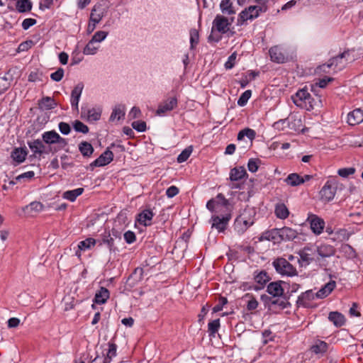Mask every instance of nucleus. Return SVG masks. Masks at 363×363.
<instances>
[{
	"instance_id": "obj_22",
	"label": "nucleus",
	"mask_w": 363,
	"mask_h": 363,
	"mask_svg": "<svg viewBox=\"0 0 363 363\" xmlns=\"http://www.w3.org/2000/svg\"><path fill=\"white\" fill-rule=\"evenodd\" d=\"M315 298H316L315 293L312 290H308L298 297L297 303L303 307L309 308L311 306V303Z\"/></svg>"
},
{
	"instance_id": "obj_60",
	"label": "nucleus",
	"mask_w": 363,
	"mask_h": 363,
	"mask_svg": "<svg viewBox=\"0 0 363 363\" xmlns=\"http://www.w3.org/2000/svg\"><path fill=\"white\" fill-rule=\"evenodd\" d=\"M132 127L138 132H144L146 130V123L142 121H136L132 123Z\"/></svg>"
},
{
	"instance_id": "obj_2",
	"label": "nucleus",
	"mask_w": 363,
	"mask_h": 363,
	"mask_svg": "<svg viewBox=\"0 0 363 363\" xmlns=\"http://www.w3.org/2000/svg\"><path fill=\"white\" fill-rule=\"evenodd\" d=\"M349 51H345L340 55L332 57L329 60L327 64L320 65L317 69L319 70V72H328L329 71L328 69L331 67H333L335 72L341 70L346 66L348 61H351V59L349 58Z\"/></svg>"
},
{
	"instance_id": "obj_42",
	"label": "nucleus",
	"mask_w": 363,
	"mask_h": 363,
	"mask_svg": "<svg viewBox=\"0 0 363 363\" xmlns=\"http://www.w3.org/2000/svg\"><path fill=\"white\" fill-rule=\"evenodd\" d=\"M328 345L323 341H317L311 347V350L315 354H322L327 351Z\"/></svg>"
},
{
	"instance_id": "obj_54",
	"label": "nucleus",
	"mask_w": 363,
	"mask_h": 363,
	"mask_svg": "<svg viewBox=\"0 0 363 363\" xmlns=\"http://www.w3.org/2000/svg\"><path fill=\"white\" fill-rule=\"evenodd\" d=\"M116 348L117 346L116 344L108 343V350L105 358L108 359L109 363L111 362L112 357L116 355Z\"/></svg>"
},
{
	"instance_id": "obj_47",
	"label": "nucleus",
	"mask_w": 363,
	"mask_h": 363,
	"mask_svg": "<svg viewBox=\"0 0 363 363\" xmlns=\"http://www.w3.org/2000/svg\"><path fill=\"white\" fill-rule=\"evenodd\" d=\"M255 280L260 285L259 287H261L269 280V277L267 275L266 272L262 271L255 277Z\"/></svg>"
},
{
	"instance_id": "obj_52",
	"label": "nucleus",
	"mask_w": 363,
	"mask_h": 363,
	"mask_svg": "<svg viewBox=\"0 0 363 363\" xmlns=\"http://www.w3.org/2000/svg\"><path fill=\"white\" fill-rule=\"evenodd\" d=\"M108 32L104 30H99L94 33L92 36L91 40L92 42L94 43H101L103 41L108 35Z\"/></svg>"
},
{
	"instance_id": "obj_7",
	"label": "nucleus",
	"mask_w": 363,
	"mask_h": 363,
	"mask_svg": "<svg viewBox=\"0 0 363 363\" xmlns=\"http://www.w3.org/2000/svg\"><path fill=\"white\" fill-rule=\"evenodd\" d=\"M116 239H118V241H121V235L117 231L113 230L112 233L110 232H106L101 235V240H97V243L99 246H101L103 244L106 245L110 252H115L118 250L115 246V240Z\"/></svg>"
},
{
	"instance_id": "obj_55",
	"label": "nucleus",
	"mask_w": 363,
	"mask_h": 363,
	"mask_svg": "<svg viewBox=\"0 0 363 363\" xmlns=\"http://www.w3.org/2000/svg\"><path fill=\"white\" fill-rule=\"evenodd\" d=\"M355 171V168L354 167L342 168L338 169L337 174L339 176L345 178L350 175L354 174Z\"/></svg>"
},
{
	"instance_id": "obj_5",
	"label": "nucleus",
	"mask_w": 363,
	"mask_h": 363,
	"mask_svg": "<svg viewBox=\"0 0 363 363\" xmlns=\"http://www.w3.org/2000/svg\"><path fill=\"white\" fill-rule=\"evenodd\" d=\"M297 235L296 230L289 227L274 229V243L292 240Z\"/></svg>"
},
{
	"instance_id": "obj_1",
	"label": "nucleus",
	"mask_w": 363,
	"mask_h": 363,
	"mask_svg": "<svg viewBox=\"0 0 363 363\" xmlns=\"http://www.w3.org/2000/svg\"><path fill=\"white\" fill-rule=\"evenodd\" d=\"M291 99L296 106L306 111L313 110L318 103H320V99H314L306 88L299 89Z\"/></svg>"
},
{
	"instance_id": "obj_11",
	"label": "nucleus",
	"mask_w": 363,
	"mask_h": 363,
	"mask_svg": "<svg viewBox=\"0 0 363 363\" xmlns=\"http://www.w3.org/2000/svg\"><path fill=\"white\" fill-rule=\"evenodd\" d=\"M255 136L256 133L253 129L246 128L241 130L238 133L237 139L238 141H243L245 137L247 138V140L244 141L245 143V145L242 147L244 150H245L246 149H248L252 146V142L255 138Z\"/></svg>"
},
{
	"instance_id": "obj_14",
	"label": "nucleus",
	"mask_w": 363,
	"mask_h": 363,
	"mask_svg": "<svg viewBox=\"0 0 363 363\" xmlns=\"http://www.w3.org/2000/svg\"><path fill=\"white\" fill-rule=\"evenodd\" d=\"M230 218L231 216L230 213L222 217L213 216L211 217L212 228H215L218 232H223L225 230Z\"/></svg>"
},
{
	"instance_id": "obj_39",
	"label": "nucleus",
	"mask_w": 363,
	"mask_h": 363,
	"mask_svg": "<svg viewBox=\"0 0 363 363\" xmlns=\"http://www.w3.org/2000/svg\"><path fill=\"white\" fill-rule=\"evenodd\" d=\"M287 284L282 281H274V298L284 296V287Z\"/></svg>"
},
{
	"instance_id": "obj_28",
	"label": "nucleus",
	"mask_w": 363,
	"mask_h": 363,
	"mask_svg": "<svg viewBox=\"0 0 363 363\" xmlns=\"http://www.w3.org/2000/svg\"><path fill=\"white\" fill-rule=\"evenodd\" d=\"M328 319L336 327H341L345 323V316L337 311L330 312L328 315Z\"/></svg>"
},
{
	"instance_id": "obj_58",
	"label": "nucleus",
	"mask_w": 363,
	"mask_h": 363,
	"mask_svg": "<svg viewBox=\"0 0 363 363\" xmlns=\"http://www.w3.org/2000/svg\"><path fill=\"white\" fill-rule=\"evenodd\" d=\"M64 72V69L60 67L56 72L50 74V78L55 82H60L63 78Z\"/></svg>"
},
{
	"instance_id": "obj_32",
	"label": "nucleus",
	"mask_w": 363,
	"mask_h": 363,
	"mask_svg": "<svg viewBox=\"0 0 363 363\" xmlns=\"http://www.w3.org/2000/svg\"><path fill=\"white\" fill-rule=\"evenodd\" d=\"M246 174L247 172L244 167H235L230 171V179L232 182H237L242 179Z\"/></svg>"
},
{
	"instance_id": "obj_29",
	"label": "nucleus",
	"mask_w": 363,
	"mask_h": 363,
	"mask_svg": "<svg viewBox=\"0 0 363 363\" xmlns=\"http://www.w3.org/2000/svg\"><path fill=\"white\" fill-rule=\"evenodd\" d=\"M351 233L345 228H340L334 232L333 236L331 239L335 242H342L349 240Z\"/></svg>"
},
{
	"instance_id": "obj_43",
	"label": "nucleus",
	"mask_w": 363,
	"mask_h": 363,
	"mask_svg": "<svg viewBox=\"0 0 363 363\" xmlns=\"http://www.w3.org/2000/svg\"><path fill=\"white\" fill-rule=\"evenodd\" d=\"M97 243V240L94 238H89L84 240H82L79 242L78 248L79 250L85 251L86 250L91 249Z\"/></svg>"
},
{
	"instance_id": "obj_41",
	"label": "nucleus",
	"mask_w": 363,
	"mask_h": 363,
	"mask_svg": "<svg viewBox=\"0 0 363 363\" xmlns=\"http://www.w3.org/2000/svg\"><path fill=\"white\" fill-rule=\"evenodd\" d=\"M79 150L84 157H89L94 152L92 145L86 141H83L79 145Z\"/></svg>"
},
{
	"instance_id": "obj_4",
	"label": "nucleus",
	"mask_w": 363,
	"mask_h": 363,
	"mask_svg": "<svg viewBox=\"0 0 363 363\" xmlns=\"http://www.w3.org/2000/svg\"><path fill=\"white\" fill-rule=\"evenodd\" d=\"M229 201L222 194H218L216 198L210 199L206 203V208L212 213H218L222 208L229 210Z\"/></svg>"
},
{
	"instance_id": "obj_30",
	"label": "nucleus",
	"mask_w": 363,
	"mask_h": 363,
	"mask_svg": "<svg viewBox=\"0 0 363 363\" xmlns=\"http://www.w3.org/2000/svg\"><path fill=\"white\" fill-rule=\"evenodd\" d=\"M38 106L40 109L50 110L55 108L57 104L53 98H51L50 96H45L39 101Z\"/></svg>"
},
{
	"instance_id": "obj_50",
	"label": "nucleus",
	"mask_w": 363,
	"mask_h": 363,
	"mask_svg": "<svg viewBox=\"0 0 363 363\" xmlns=\"http://www.w3.org/2000/svg\"><path fill=\"white\" fill-rule=\"evenodd\" d=\"M73 128L77 132L79 133H87L89 132L88 126L80 121H75L73 123Z\"/></svg>"
},
{
	"instance_id": "obj_16",
	"label": "nucleus",
	"mask_w": 363,
	"mask_h": 363,
	"mask_svg": "<svg viewBox=\"0 0 363 363\" xmlns=\"http://www.w3.org/2000/svg\"><path fill=\"white\" fill-rule=\"evenodd\" d=\"M315 250H317V259L319 260L320 258H326L333 256L335 254L336 250L334 246L323 243L315 247Z\"/></svg>"
},
{
	"instance_id": "obj_46",
	"label": "nucleus",
	"mask_w": 363,
	"mask_h": 363,
	"mask_svg": "<svg viewBox=\"0 0 363 363\" xmlns=\"http://www.w3.org/2000/svg\"><path fill=\"white\" fill-rule=\"evenodd\" d=\"M193 151L192 146H189L185 148L177 157V162L179 163L184 162L188 160Z\"/></svg>"
},
{
	"instance_id": "obj_10",
	"label": "nucleus",
	"mask_w": 363,
	"mask_h": 363,
	"mask_svg": "<svg viewBox=\"0 0 363 363\" xmlns=\"http://www.w3.org/2000/svg\"><path fill=\"white\" fill-rule=\"evenodd\" d=\"M320 198L323 202L332 201L336 194V187L329 181L326 182L320 191Z\"/></svg>"
},
{
	"instance_id": "obj_63",
	"label": "nucleus",
	"mask_w": 363,
	"mask_h": 363,
	"mask_svg": "<svg viewBox=\"0 0 363 363\" xmlns=\"http://www.w3.org/2000/svg\"><path fill=\"white\" fill-rule=\"evenodd\" d=\"M57 145V148H55L53 152H57L58 150L65 148L67 145V141L65 138H62L60 135L55 143Z\"/></svg>"
},
{
	"instance_id": "obj_31",
	"label": "nucleus",
	"mask_w": 363,
	"mask_h": 363,
	"mask_svg": "<svg viewBox=\"0 0 363 363\" xmlns=\"http://www.w3.org/2000/svg\"><path fill=\"white\" fill-rule=\"evenodd\" d=\"M33 4L30 0H17L16 10L19 13H26L31 11Z\"/></svg>"
},
{
	"instance_id": "obj_49",
	"label": "nucleus",
	"mask_w": 363,
	"mask_h": 363,
	"mask_svg": "<svg viewBox=\"0 0 363 363\" xmlns=\"http://www.w3.org/2000/svg\"><path fill=\"white\" fill-rule=\"evenodd\" d=\"M251 90H246L245 91H244L238 99V104L240 106H245L247 103L250 98L251 97Z\"/></svg>"
},
{
	"instance_id": "obj_34",
	"label": "nucleus",
	"mask_w": 363,
	"mask_h": 363,
	"mask_svg": "<svg viewBox=\"0 0 363 363\" xmlns=\"http://www.w3.org/2000/svg\"><path fill=\"white\" fill-rule=\"evenodd\" d=\"M153 215V213L150 210H145L139 214L138 222L145 226L150 225Z\"/></svg>"
},
{
	"instance_id": "obj_12",
	"label": "nucleus",
	"mask_w": 363,
	"mask_h": 363,
	"mask_svg": "<svg viewBox=\"0 0 363 363\" xmlns=\"http://www.w3.org/2000/svg\"><path fill=\"white\" fill-rule=\"evenodd\" d=\"M107 9L101 3H98L94 6L91 11L89 19L94 23H99L106 16Z\"/></svg>"
},
{
	"instance_id": "obj_36",
	"label": "nucleus",
	"mask_w": 363,
	"mask_h": 363,
	"mask_svg": "<svg viewBox=\"0 0 363 363\" xmlns=\"http://www.w3.org/2000/svg\"><path fill=\"white\" fill-rule=\"evenodd\" d=\"M59 134L55 130L46 131L42 135L43 142L46 144H55Z\"/></svg>"
},
{
	"instance_id": "obj_48",
	"label": "nucleus",
	"mask_w": 363,
	"mask_h": 363,
	"mask_svg": "<svg viewBox=\"0 0 363 363\" xmlns=\"http://www.w3.org/2000/svg\"><path fill=\"white\" fill-rule=\"evenodd\" d=\"M94 43H95L92 42V40L91 39L84 48L83 53L86 55L96 54L99 49V46H95Z\"/></svg>"
},
{
	"instance_id": "obj_45",
	"label": "nucleus",
	"mask_w": 363,
	"mask_h": 363,
	"mask_svg": "<svg viewBox=\"0 0 363 363\" xmlns=\"http://www.w3.org/2000/svg\"><path fill=\"white\" fill-rule=\"evenodd\" d=\"M220 9L223 13L228 14H233L235 11L232 8L230 0H222L220 4Z\"/></svg>"
},
{
	"instance_id": "obj_17",
	"label": "nucleus",
	"mask_w": 363,
	"mask_h": 363,
	"mask_svg": "<svg viewBox=\"0 0 363 363\" xmlns=\"http://www.w3.org/2000/svg\"><path fill=\"white\" fill-rule=\"evenodd\" d=\"M230 24L228 18L220 15H217L213 22V28L221 33H226Z\"/></svg>"
},
{
	"instance_id": "obj_61",
	"label": "nucleus",
	"mask_w": 363,
	"mask_h": 363,
	"mask_svg": "<svg viewBox=\"0 0 363 363\" xmlns=\"http://www.w3.org/2000/svg\"><path fill=\"white\" fill-rule=\"evenodd\" d=\"M259 163V160L250 159L247 163V167L250 172H255L258 169V164Z\"/></svg>"
},
{
	"instance_id": "obj_3",
	"label": "nucleus",
	"mask_w": 363,
	"mask_h": 363,
	"mask_svg": "<svg viewBox=\"0 0 363 363\" xmlns=\"http://www.w3.org/2000/svg\"><path fill=\"white\" fill-rule=\"evenodd\" d=\"M317 250L313 246H306L298 252L300 258L298 262L301 267H306L316 259Z\"/></svg>"
},
{
	"instance_id": "obj_64",
	"label": "nucleus",
	"mask_w": 363,
	"mask_h": 363,
	"mask_svg": "<svg viewBox=\"0 0 363 363\" xmlns=\"http://www.w3.org/2000/svg\"><path fill=\"white\" fill-rule=\"evenodd\" d=\"M227 303H228V300L226 298L223 297V296L220 297L219 303L213 308V312L217 313V312L220 311L223 309V306L225 305Z\"/></svg>"
},
{
	"instance_id": "obj_59",
	"label": "nucleus",
	"mask_w": 363,
	"mask_h": 363,
	"mask_svg": "<svg viewBox=\"0 0 363 363\" xmlns=\"http://www.w3.org/2000/svg\"><path fill=\"white\" fill-rule=\"evenodd\" d=\"M237 57L236 52L232 53L228 58L227 62L225 63V67L226 69H232L235 64Z\"/></svg>"
},
{
	"instance_id": "obj_62",
	"label": "nucleus",
	"mask_w": 363,
	"mask_h": 363,
	"mask_svg": "<svg viewBox=\"0 0 363 363\" xmlns=\"http://www.w3.org/2000/svg\"><path fill=\"white\" fill-rule=\"evenodd\" d=\"M340 250L347 254L349 257H353L355 254L354 249L348 244L342 245Z\"/></svg>"
},
{
	"instance_id": "obj_33",
	"label": "nucleus",
	"mask_w": 363,
	"mask_h": 363,
	"mask_svg": "<svg viewBox=\"0 0 363 363\" xmlns=\"http://www.w3.org/2000/svg\"><path fill=\"white\" fill-rule=\"evenodd\" d=\"M284 182L291 186H297L303 184L302 177L296 173L289 174Z\"/></svg>"
},
{
	"instance_id": "obj_18",
	"label": "nucleus",
	"mask_w": 363,
	"mask_h": 363,
	"mask_svg": "<svg viewBox=\"0 0 363 363\" xmlns=\"http://www.w3.org/2000/svg\"><path fill=\"white\" fill-rule=\"evenodd\" d=\"M291 59V56L286 48L280 45L274 46V62L284 63Z\"/></svg>"
},
{
	"instance_id": "obj_37",
	"label": "nucleus",
	"mask_w": 363,
	"mask_h": 363,
	"mask_svg": "<svg viewBox=\"0 0 363 363\" xmlns=\"http://www.w3.org/2000/svg\"><path fill=\"white\" fill-rule=\"evenodd\" d=\"M252 223H249L242 216H238L235 223V228L238 233H243Z\"/></svg>"
},
{
	"instance_id": "obj_40",
	"label": "nucleus",
	"mask_w": 363,
	"mask_h": 363,
	"mask_svg": "<svg viewBox=\"0 0 363 363\" xmlns=\"http://www.w3.org/2000/svg\"><path fill=\"white\" fill-rule=\"evenodd\" d=\"M84 191L83 188H77L74 190L67 191L63 194V198L70 201H74L77 196L81 195Z\"/></svg>"
},
{
	"instance_id": "obj_8",
	"label": "nucleus",
	"mask_w": 363,
	"mask_h": 363,
	"mask_svg": "<svg viewBox=\"0 0 363 363\" xmlns=\"http://www.w3.org/2000/svg\"><path fill=\"white\" fill-rule=\"evenodd\" d=\"M306 222L309 223L311 229L315 235H319L323 232L325 223L324 220L318 216L309 213Z\"/></svg>"
},
{
	"instance_id": "obj_13",
	"label": "nucleus",
	"mask_w": 363,
	"mask_h": 363,
	"mask_svg": "<svg viewBox=\"0 0 363 363\" xmlns=\"http://www.w3.org/2000/svg\"><path fill=\"white\" fill-rule=\"evenodd\" d=\"M28 145L33 152V155L36 157L37 155L40 156L43 153H48L49 152H52V147L49 148V150H45V145L43 142L40 139L33 140L28 142Z\"/></svg>"
},
{
	"instance_id": "obj_20",
	"label": "nucleus",
	"mask_w": 363,
	"mask_h": 363,
	"mask_svg": "<svg viewBox=\"0 0 363 363\" xmlns=\"http://www.w3.org/2000/svg\"><path fill=\"white\" fill-rule=\"evenodd\" d=\"M84 89V84L82 82L78 83L71 93V105L72 108L78 111L79 107V101L82 93V90Z\"/></svg>"
},
{
	"instance_id": "obj_19",
	"label": "nucleus",
	"mask_w": 363,
	"mask_h": 363,
	"mask_svg": "<svg viewBox=\"0 0 363 363\" xmlns=\"http://www.w3.org/2000/svg\"><path fill=\"white\" fill-rule=\"evenodd\" d=\"M101 109L100 108H93L91 109H86L82 108L81 117L86 118L89 121H96L101 118Z\"/></svg>"
},
{
	"instance_id": "obj_56",
	"label": "nucleus",
	"mask_w": 363,
	"mask_h": 363,
	"mask_svg": "<svg viewBox=\"0 0 363 363\" xmlns=\"http://www.w3.org/2000/svg\"><path fill=\"white\" fill-rule=\"evenodd\" d=\"M11 85L10 81L6 77L0 78V94L6 91Z\"/></svg>"
},
{
	"instance_id": "obj_27",
	"label": "nucleus",
	"mask_w": 363,
	"mask_h": 363,
	"mask_svg": "<svg viewBox=\"0 0 363 363\" xmlns=\"http://www.w3.org/2000/svg\"><path fill=\"white\" fill-rule=\"evenodd\" d=\"M28 155L26 148L17 147L15 148L11 152V157L18 164L23 162Z\"/></svg>"
},
{
	"instance_id": "obj_26",
	"label": "nucleus",
	"mask_w": 363,
	"mask_h": 363,
	"mask_svg": "<svg viewBox=\"0 0 363 363\" xmlns=\"http://www.w3.org/2000/svg\"><path fill=\"white\" fill-rule=\"evenodd\" d=\"M43 205L38 201L31 202L23 208V211L28 216H33L36 213L42 211Z\"/></svg>"
},
{
	"instance_id": "obj_21",
	"label": "nucleus",
	"mask_w": 363,
	"mask_h": 363,
	"mask_svg": "<svg viewBox=\"0 0 363 363\" xmlns=\"http://www.w3.org/2000/svg\"><path fill=\"white\" fill-rule=\"evenodd\" d=\"M113 159V153L106 150L96 160H95L91 164V166L95 167H103L109 164Z\"/></svg>"
},
{
	"instance_id": "obj_15",
	"label": "nucleus",
	"mask_w": 363,
	"mask_h": 363,
	"mask_svg": "<svg viewBox=\"0 0 363 363\" xmlns=\"http://www.w3.org/2000/svg\"><path fill=\"white\" fill-rule=\"evenodd\" d=\"M177 104L178 101L176 97H169L159 105L156 113L159 116L163 115L175 108L177 106Z\"/></svg>"
},
{
	"instance_id": "obj_38",
	"label": "nucleus",
	"mask_w": 363,
	"mask_h": 363,
	"mask_svg": "<svg viewBox=\"0 0 363 363\" xmlns=\"http://www.w3.org/2000/svg\"><path fill=\"white\" fill-rule=\"evenodd\" d=\"M125 105L119 104L115 106L113 110V112L110 116L111 121H114L116 119L120 120L123 118L125 116Z\"/></svg>"
},
{
	"instance_id": "obj_35",
	"label": "nucleus",
	"mask_w": 363,
	"mask_h": 363,
	"mask_svg": "<svg viewBox=\"0 0 363 363\" xmlns=\"http://www.w3.org/2000/svg\"><path fill=\"white\" fill-rule=\"evenodd\" d=\"M109 298V291L107 289L101 287L100 290L96 293L94 297L95 303L98 304L104 303L106 300Z\"/></svg>"
},
{
	"instance_id": "obj_24",
	"label": "nucleus",
	"mask_w": 363,
	"mask_h": 363,
	"mask_svg": "<svg viewBox=\"0 0 363 363\" xmlns=\"http://www.w3.org/2000/svg\"><path fill=\"white\" fill-rule=\"evenodd\" d=\"M335 287L336 282L333 280L330 281L315 293L316 298H324L327 297L331 294V292L335 289Z\"/></svg>"
},
{
	"instance_id": "obj_6",
	"label": "nucleus",
	"mask_w": 363,
	"mask_h": 363,
	"mask_svg": "<svg viewBox=\"0 0 363 363\" xmlns=\"http://www.w3.org/2000/svg\"><path fill=\"white\" fill-rule=\"evenodd\" d=\"M274 267L281 274L290 277L297 274L296 268L286 259L278 258L274 262Z\"/></svg>"
},
{
	"instance_id": "obj_23",
	"label": "nucleus",
	"mask_w": 363,
	"mask_h": 363,
	"mask_svg": "<svg viewBox=\"0 0 363 363\" xmlns=\"http://www.w3.org/2000/svg\"><path fill=\"white\" fill-rule=\"evenodd\" d=\"M363 121V111L360 108H356L350 112L347 115V123L350 125L359 124Z\"/></svg>"
},
{
	"instance_id": "obj_53",
	"label": "nucleus",
	"mask_w": 363,
	"mask_h": 363,
	"mask_svg": "<svg viewBox=\"0 0 363 363\" xmlns=\"http://www.w3.org/2000/svg\"><path fill=\"white\" fill-rule=\"evenodd\" d=\"M199 31L193 28L190 30V43H191V48L194 49L195 45H196L199 43Z\"/></svg>"
},
{
	"instance_id": "obj_25",
	"label": "nucleus",
	"mask_w": 363,
	"mask_h": 363,
	"mask_svg": "<svg viewBox=\"0 0 363 363\" xmlns=\"http://www.w3.org/2000/svg\"><path fill=\"white\" fill-rule=\"evenodd\" d=\"M274 212L277 218L281 220L286 219L290 215V211L288 207L284 203H277L275 205Z\"/></svg>"
},
{
	"instance_id": "obj_51",
	"label": "nucleus",
	"mask_w": 363,
	"mask_h": 363,
	"mask_svg": "<svg viewBox=\"0 0 363 363\" xmlns=\"http://www.w3.org/2000/svg\"><path fill=\"white\" fill-rule=\"evenodd\" d=\"M220 328V320L216 319L211 322H210L208 325V332L210 333V335H214L218 330V328Z\"/></svg>"
},
{
	"instance_id": "obj_9",
	"label": "nucleus",
	"mask_w": 363,
	"mask_h": 363,
	"mask_svg": "<svg viewBox=\"0 0 363 363\" xmlns=\"http://www.w3.org/2000/svg\"><path fill=\"white\" fill-rule=\"evenodd\" d=\"M260 11L261 8L259 6H250L239 14L238 23L243 24L247 20L257 18Z\"/></svg>"
},
{
	"instance_id": "obj_57",
	"label": "nucleus",
	"mask_w": 363,
	"mask_h": 363,
	"mask_svg": "<svg viewBox=\"0 0 363 363\" xmlns=\"http://www.w3.org/2000/svg\"><path fill=\"white\" fill-rule=\"evenodd\" d=\"M289 125V122L288 120H279L274 123V128L277 129L279 130H284Z\"/></svg>"
},
{
	"instance_id": "obj_44",
	"label": "nucleus",
	"mask_w": 363,
	"mask_h": 363,
	"mask_svg": "<svg viewBox=\"0 0 363 363\" xmlns=\"http://www.w3.org/2000/svg\"><path fill=\"white\" fill-rule=\"evenodd\" d=\"M289 302L286 296H278L274 298V311L276 309H283L286 307Z\"/></svg>"
}]
</instances>
